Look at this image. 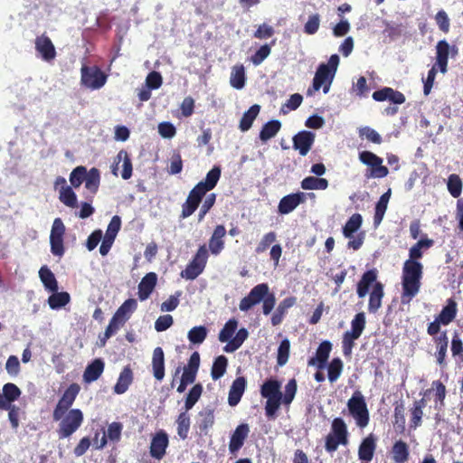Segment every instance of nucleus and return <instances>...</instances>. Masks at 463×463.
I'll use <instances>...</instances> for the list:
<instances>
[{"mask_svg": "<svg viewBox=\"0 0 463 463\" xmlns=\"http://www.w3.org/2000/svg\"><path fill=\"white\" fill-rule=\"evenodd\" d=\"M39 277L46 290L50 292L58 291V282L49 268L43 266L39 270Z\"/></svg>", "mask_w": 463, "mask_h": 463, "instance_id": "nucleus-33", "label": "nucleus"}, {"mask_svg": "<svg viewBox=\"0 0 463 463\" xmlns=\"http://www.w3.org/2000/svg\"><path fill=\"white\" fill-rule=\"evenodd\" d=\"M339 56L333 54L330 56L328 62L322 63L318 66L315 77L313 79V90L315 91L319 90L323 88V92L327 93L329 91L331 83L335 78L338 64Z\"/></svg>", "mask_w": 463, "mask_h": 463, "instance_id": "nucleus-6", "label": "nucleus"}, {"mask_svg": "<svg viewBox=\"0 0 463 463\" xmlns=\"http://www.w3.org/2000/svg\"><path fill=\"white\" fill-rule=\"evenodd\" d=\"M370 174L367 175V177L373 178H383L388 175L389 170L386 166L383 165V159L381 157H377V161L374 162L371 165Z\"/></svg>", "mask_w": 463, "mask_h": 463, "instance_id": "nucleus-61", "label": "nucleus"}, {"mask_svg": "<svg viewBox=\"0 0 463 463\" xmlns=\"http://www.w3.org/2000/svg\"><path fill=\"white\" fill-rule=\"evenodd\" d=\"M226 234V229L223 225H217L209 240V249L214 255H218L224 248L223 237Z\"/></svg>", "mask_w": 463, "mask_h": 463, "instance_id": "nucleus-22", "label": "nucleus"}, {"mask_svg": "<svg viewBox=\"0 0 463 463\" xmlns=\"http://www.w3.org/2000/svg\"><path fill=\"white\" fill-rule=\"evenodd\" d=\"M238 322L235 319L227 321L219 333V340L222 343L229 342L237 329Z\"/></svg>", "mask_w": 463, "mask_h": 463, "instance_id": "nucleus-55", "label": "nucleus"}, {"mask_svg": "<svg viewBox=\"0 0 463 463\" xmlns=\"http://www.w3.org/2000/svg\"><path fill=\"white\" fill-rule=\"evenodd\" d=\"M348 443L349 432L345 421L340 417L335 418L331 422L330 432L325 438V449L333 453L340 445L346 446Z\"/></svg>", "mask_w": 463, "mask_h": 463, "instance_id": "nucleus-7", "label": "nucleus"}, {"mask_svg": "<svg viewBox=\"0 0 463 463\" xmlns=\"http://www.w3.org/2000/svg\"><path fill=\"white\" fill-rule=\"evenodd\" d=\"M108 75L97 66L82 65L80 68V83L90 90H99L107 82Z\"/></svg>", "mask_w": 463, "mask_h": 463, "instance_id": "nucleus-9", "label": "nucleus"}, {"mask_svg": "<svg viewBox=\"0 0 463 463\" xmlns=\"http://www.w3.org/2000/svg\"><path fill=\"white\" fill-rule=\"evenodd\" d=\"M290 342L288 339H283L278 348L277 363L282 366L287 364L289 357Z\"/></svg>", "mask_w": 463, "mask_h": 463, "instance_id": "nucleus-60", "label": "nucleus"}, {"mask_svg": "<svg viewBox=\"0 0 463 463\" xmlns=\"http://www.w3.org/2000/svg\"><path fill=\"white\" fill-rule=\"evenodd\" d=\"M222 170L218 165H214L206 175L203 181L199 182L190 192L185 200L182 204V211L180 218L186 219L191 216L199 207L203 198L206 194L213 190L220 177Z\"/></svg>", "mask_w": 463, "mask_h": 463, "instance_id": "nucleus-3", "label": "nucleus"}, {"mask_svg": "<svg viewBox=\"0 0 463 463\" xmlns=\"http://www.w3.org/2000/svg\"><path fill=\"white\" fill-rule=\"evenodd\" d=\"M377 279V270L375 269H369L367 271H365L361 279L359 280V282L357 283V288H356V293L358 295L359 298H364L368 291H369V288L373 284H375V282Z\"/></svg>", "mask_w": 463, "mask_h": 463, "instance_id": "nucleus-23", "label": "nucleus"}, {"mask_svg": "<svg viewBox=\"0 0 463 463\" xmlns=\"http://www.w3.org/2000/svg\"><path fill=\"white\" fill-rule=\"evenodd\" d=\"M275 43H276V40H273L271 42L270 45H269V44L261 45L260 47V49L258 51H256V52L250 57L251 62L256 66L260 65L270 54V52H271L270 46L274 45Z\"/></svg>", "mask_w": 463, "mask_h": 463, "instance_id": "nucleus-59", "label": "nucleus"}, {"mask_svg": "<svg viewBox=\"0 0 463 463\" xmlns=\"http://www.w3.org/2000/svg\"><path fill=\"white\" fill-rule=\"evenodd\" d=\"M261 301L263 302V314L269 315L274 308L276 298L273 293H269L267 283H260L253 287L250 293L240 301L239 308L241 311L247 312Z\"/></svg>", "mask_w": 463, "mask_h": 463, "instance_id": "nucleus-5", "label": "nucleus"}, {"mask_svg": "<svg viewBox=\"0 0 463 463\" xmlns=\"http://www.w3.org/2000/svg\"><path fill=\"white\" fill-rule=\"evenodd\" d=\"M64 234L65 225L62 220L61 218L54 219L50 234L51 251L54 256L61 257L64 254Z\"/></svg>", "mask_w": 463, "mask_h": 463, "instance_id": "nucleus-11", "label": "nucleus"}, {"mask_svg": "<svg viewBox=\"0 0 463 463\" xmlns=\"http://www.w3.org/2000/svg\"><path fill=\"white\" fill-rule=\"evenodd\" d=\"M169 444L167 433L164 430L156 431L151 439L149 453L153 458L162 459Z\"/></svg>", "mask_w": 463, "mask_h": 463, "instance_id": "nucleus-14", "label": "nucleus"}, {"mask_svg": "<svg viewBox=\"0 0 463 463\" xmlns=\"http://www.w3.org/2000/svg\"><path fill=\"white\" fill-rule=\"evenodd\" d=\"M59 199L68 207L75 208L78 206L76 194L71 186H63L60 190Z\"/></svg>", "mask_w": 463, "mask_h": 463, "instance_id": "nucleus-49", "label": "nucleus"}, {"mask_svg": "<svg viewBox=\"0 0 463 463\" xmlns=\"http://www.w3.org/2000/svg\"><path fill=\"white\" fill-rule=\"evenodd\" d=\"M228 366V359L224 355L217 356L213 364L211 376L213 380H218L223 376Z\"/></svg>", "mask_w": 463, "mask_h": 463, "instance_id": "nucleus-43", "label": "nucleus"}, {"mask_svg": "<svg viewBox=\"0 0 463 463\" xmlns=\"http://www.w3.org/2000/svg\"><path fill=\"white\" fill-rule=\"evenodd\" d=\"M332 350V344L329 341H323L317 347L316 356L311 357L307 364L309 366H317L319 369L325 367L330 352Z\"/></svg>", "mask_w": 463, "mask_h": 463, "instance_id": "nucleus-19", "label": "nucleus"}, {"mask_svg": "<svg viewBox=\"0 0 463 463\" xmlns=\"http://www.w3.org/2000/svg\"><path fill=\"white\" fill-rule=\"evenodd\" d=\"M448 190L452 197L458 198L462 192V181L456 174H451L448 178Z\"/></svg>", "mask_w": 463, "mask_h": 463, "instance_id": "nucleus-54", "label": "nucleus"}, {"mask_svg": "<svg viewBox=\"0 0 463 463\" xmlns=\"http://www.w3.org/2000/svg\"><path fill=\"white\" fill-rule=\"evenodd\" d=\"M80 387L78 383H71L59 399L53 411L52 419L59 421L57 434L60 439L71 437L82 425L84 415L80 409H71Z\"/></svg>", "mask_w": 463, "mask_h": 463, "instance_id": "nucleus-1", "label": "nucleus"}, {"mask_svg": "<svg viewBox=\"0 0 463 463\" xmlns=\"http://www.w3.org/2000/svg\"><path fill=\"white\" fill-rule=\"evenodd\" d=\"M350 415L354 419L356 425L363 429L370 420L369 411L364 395L356 391L347 402Z\"/></svg>", "mask_w": 463, "mask_h": 463, "instance_id": "nucleus-8", "label": "nucleus"}, {"mask_svg": "<svg viewBox=\"0 0 463 463\" xmlns=\"http://www.w3.org/2000/svg\"><path fill=\"white\" fill-rule=\"evenodd\" d=\"M200 420L198 423L201 432L207 433L208 430L214 424V413L212 409H205L199 413Z\"/></svg>", "mask_w": 463, "mask_h": 463, "instance_id": "nucleus-46", "label": "nucleus"}, {"mask_svg": "<svg viewBox=\"0 0 463 463\" xmlns=\"http://www.w3.org/2000/svg\"><path fill=\"white\" fill-rule=\"evenodd\" d=\"M307 196L310 198L315 197V194H305L303 192L292 193L283 196L278 205V212L279 214L286 215L292 213L299 204L304 203Z\"/></svg>", "mask_w": 463, "mask_h": 463, "instance_id": "nucleus-12", "label": "nucleus"}, {"mask_svg": "<svg viewBox=\"0 0 463 463\" xmlns=\"http://www.w3.org/2000/svg\"><path fill=\"white\" fill-rule=\"evenodd\" d=\"M200 366V354L198 352H194L189 360L187 365L184 367V372L181 376L180 383L176 389L179 393L185 391L187 385L194 383L197 375V372Z\"/></svg>", "mask_w": 463, "mask_h": 463, "instance_id": "nucleus-10", "label": "nucleus"}, {"mask_svg": "<svg viewBox=\"0 0 463 463\" xmlns=\"http://www.w3.org/2000/svg\"><path fill=\"white\" fill-rule=\"evenodd\" d=\"M245 80H246L245 79V71H244L243 65L235 66L232 69V74H231V79H230L231 85L237 90H241L245 85Z\"/></svg>", "mask_w": 463, "mask_h": 463, "instance_id": "nucleus-48", "label": "nucleus"}, {"mask_svg": "<svg viewBox=\"0 0 463 463\" xmlns=\"http://www.w3.org/2000/svg\"><path fill=\"white\" fill-rule=\"evenodd\" d=\"M328 181L326 178L307 176L301 183V188L304 190H326L328 187Z\"/></svg>", "mask_w": 463, "mask_h": 463, "instance_id": "nucleus-38", "label": "nucleus"}, {"mask_svg": "<svg viewBox=\"0 0 463 463\" xmlns=\"http://www.w3.org/2000/svg\"><path fill=\"white\" fill-rule=\"evenodd\" d=\"M281 128V123L279 120L273 119L263 125L260 132V139L262 142H267L270 138L274 137Z\"/></svg>", "mask_w": 463, "mask_h": 463, "instance_id": "nucleus-36", "label": "nucleus"}, {"mask_svg": "<svg viewBox=\"0 0 463 463\" xmlns=\"http://www.w3.org/2000/svg\"><path fill=\"white\" fill-rule=\"evenodd\" d=\"M128 320V317H125L124 316H121L115 312L105 330L106 338H110L113 335H115L119 330V328L125 325V323Z\"/></svg>", "mask_w": 463, "mask_h": 463, "instance_id": "nucleus-41", "label": "nucleus"}, {"mask_svg": "<svg viewBox=\"0 0 463 463\" xmlns=\"http://www.w3.org/2000/svg\"><path fill=\"white\" fill-rule=\"evenodd\" d=\"M383 296V285L381 282H375L369 297L368 311L370 313L374 314L379 310Z\"/></svg>", "mask_w": 463, "mask_h": 463, "instance_id": "nucleus-26", "label": "nucleus"}, {"mask_svg": "<svg viewBox=\"0 0 463 463\" xmlns=\"http://www.w3.org/2000/svg\"><path fill=\"white\" fill-rule=\"evenodd\" d=\"M365 315L364 312L357 313L351 321V331H348L352 335H355L361 336L365 327Z\"/></svg>", "mask_w": 463, "mask_h": 463, "instance_id": "nucleus-56", "label": "nucleus"}, {"mask_svg": "<svg viewBox=\"0 0 463 463\" xmlns=\"http://www.w3.org/2000/svg\"><path fill=\"white\" fill-rule=\"evenodd\" d=\"M392 454L395 463H405L410 456L408 444L402 439L395 441L392 448Z\"/></svg>", "mask_w": 463, "mask_h": 463, "instance_id": "nucleus-30", "label": "nucleus"}, {"mask_svg": "<svg viewBox=\"0 0 463 463\" xmlns=\"http://www.w3.org/2000/svg\"><path fill=\"white\" fill-rule=\"evenodd\" d=\"M87 177V169L85 166L80 165L75 167L70 175V182L75 188L80 186Z\"/></svg>", "mask_w": 463, "mask_h": 463, "instance_id": "nucleus-58", "label": "nucleus"}, {"mask_svg": "<svg viewBox=\"0 0 463 463\" xmlns=\"http://www.w3.org/2000/svg\"><path fill=\"white\" fill-rule=\"evenodd\" d=\"M118 162L122 161L121 177L128 180L132 176V162L128 153L126 150H120L117 156Z\"/></svg>", "mask_w": 463, "mask_h": 463, "instance_id": "nucleus-44", "label": "nucleus"}, {"mask_svg": "<svg viewBox=\"0 0 463 463\" xmlns=\"http://www.w3.org/2000/svg\"><path fill=\"white\" fill-rule=\"evenodd\" d=\"M71 300L70 294L68 292H52L48 298V304L52 309H60L65 307Z\"/></svg>", "mask_w": 463, "mask_h": 463, "instance_id": "nucleus-39", "label": "nucleus"}, {"mask_svg": "<svg viewBox=\"0 0 463 463\" xmlns=\"http://www.w3.org/2000/svg\"><path fill=\"white\" fill-rule=\"evenodd\" d=\"M452 54H457L458 49L456 46L450 47L446 40H440L436 45V60H449V51Z\"/></svg>", "mask_w": 463, "mask_h": 463, "instance_id": "nucleus-51", "label": "nucleus"}, {"mask_svg": "<svg viewBox=\"0 0 463 463\" xmlns=\"http://www.w3.org/2000/svg\"><path fill=\"white\" fill-rule=\"evenodd\" d=\"M344 364L338 357L334 358L328 364V380L330 383H335L341 375Z\"/></svg>", "mask_w": 463, "mask_h": 463, "instance_id": "nucleus-52", "label": "nucleus"}, {"mask_svg": "<svg viewBox=\"0 0 463 463\" xmlns=\"http://www.w3.org/2000/svg\"><path fill=\"white\" fill-rule=\"evenodd\" d=\"M249 333L246 328H241L236 333V335L230 340L227 345L223 347L226 353H232L239 349L243 342L247 339Z\"/></svg>", "mask_w": 463, "mask_h": 463, "instance_id": "nucleus-40", "label": "nucleus"}, {"mask_svg": "<svg viewBox=\"0 0 463 463\" xmlns=\"http://www.w3.org/2000/svg\"><path fill=\"white\" fill-rule=\"evenodd\" d=\"M260 106L258 104H254L251 107H250V109L246 112L243 113L239 126L241 131H247L251 128L253 121L260 113Z\"/></svg>", "mask_w": 463, "mask_h": 463, "instance_id": "nucleus-35", "label": "nucleus"}, {"mask_svg": "<svg viewBox=\"0 0 463 463\" xmlns=\"http://www.w3.org/2000/svg\"><path fill=\"white\" fill-rule=\"evenodd\" d=\"M372 97L375 101L382 102L389 100L396 105L403 104L406 100L403 93L390 87H383L381 90L374 91Z\"/></svg>", "mask_w": 463, "mask_h": 463, "instance_id": "nucleus-17", "label": "nucleus"}, {"mask_svg": "<svg viewBox=\"0 0 463 463\" xmlns=\"http://www.w3.org/2000/svg\"><path fill=\"white\" fill-rule=\"evenodd\" d=\"M277 241V233L275 232H269L265 233L260 239V242L255 248V252L260 254L265 252L269 247Z\"/></svg>", "mask_w": 463, "mask_h": 463, "instance_id": "nucleus-57", "label": "nucleus"}, {"mask_svg": "<svg viewBox=\"0 0 463 463\" xmlns=\"http://www.w3.org/2000/svg\"><path fill=\"white\" fill-rule=\"evenodd\" d=\"M133 381V373L129 366H126L121 371L117 383L114 386V392L122 394L127 392Z\"/></svg>", "mask_w": 463, "mask_h": 463, "instance_id": "nucleus-31", "label": "nucleus"}, {"mask_svg": "<svg viewBox=\"0 0 463 463\" xmlns=\"http://www.w3.org/2000/svg\"><path fill=\"white\" fill-rule=\"evenodd\" d=\"M250 429L248 423L239 424L231 433L229 440V452L236 457L240 449L243 447L246 439L249 438Z\"/></svg>", "mask_w": 463, "mask_h": 463, "instance_id": "nucleus-13", "label": "nucleus"}, {"mask_svg": "<svg viewBox=\"0 0 463 463\" xmlns=\"http://www.w3.org/2000/svg\"><path fill=\"white\" fill-rule=\"evenodd\" d=\"M177 423V434L182 439H185L188 437L190 430V417L187 411L181 412L176 420Z\"/></svg>", "mask_w": 463, "mask_h": 463, "instance_id": "nucleus-47", "label": "nucleus"}, {"mask_svg": "<svg viewBox=\"0 0 463 463\" xmlns=\"http://www.w3.org/2000/svg\"><path fill=\"white\" fill-rule=\"evenodd\" d=\"M203 271V269L198 264H195V262L190 261V263L186 266V268L181 271V277L185 279L194 280Z\"/></svg>", "mask_w": 463, "mask_h": 463, "instance_id": "nucleus-63", "label": "nucleus"}, {"mask_svg": "<svg viewBox=\"0 0 463 463\" xmlns=\"http://www.w3.org/2000/svg\"><path fill=\"white\" fill-rule=\"evenodd\" d=\"M363 223V217L360 213H354L343 227V234L345 238L351 239Z\"/></svg>", "mask_w": 463, "mask_h": 463, "instance_id": "nucleus-37", "label": "nucleus"}, {"mask_svg": "<svg viewBox=\"0 0 463 463\" xmlns=\"http://www.w3.org/2000/svg\"><path fill=\"white\" fill-rule=\"evenodd\" d=\"M298 390L295 378L290 379L285 385L284 393L281 392V383L276 378H268L260 386V395L267 399L265 403V415L274 418L281 404L289 406L293 402Z\"/></svg>", "mask_w": 463, "mask_h": 463, "instance_id": "nucleus-2", "label": "nucleus"}, {"mask_svg": "<svg viewBox=\"0 0 463 463\" xmlns=\"http://www.w3.org/2000/svg\"><path fill=\"white\" fill-rule=\"evenodd\" d=\"M316 135L311 131L303 130L296 134L293 140V148L298 150L305 156L311 149L315 142Z\"/></svg>", "mask_w": 463, "mask_h": 463, "instance_id": "nucleus-16", "label": "nucleus"}, {"mask_svg": "<svg viewBox=\"0 0 463 463\" xmlns=\"http://www.w3.org/2000/svg\"><path fill=\"white\" fill-rule=\"evenodd\" d=\"M426 406V400L421 398L414 401L412 407L410 409V428L416 430L422 423L423 409Z\"/></svg>", "mask_w": 463, "mask_h": 463, "instance_id": "nucleus-25", "label": "nucleus"}, {"mask_svg": "<svg viewBox=\"0 0 463 463\" xmlns=\"http://www.w3.org/2000/svg\"><path fill=\"white\" fill-rule=\"evenodd\" d=\"M85 187L90 190L91 193H97L99 182H100V175L99 171L93 167L89 172H87V177L85 178Z\"/></svg>", "mask_w": 463, "mask_h": 463, "instance_id": "nucleus-50", "label": "nucleus"}, {"mask_svg": "<svg viewBox=\"0 0 463 463\" xmlns=\"http://www.w3.org/2000/svg\"><path fill=\"white\" fill-rule=\"evenodd\" d=\"M376 441L377 438L373 433L363 439L358 448V458L361 461L365 463L372 461L377 446Z\"/></svg>", "mask_w": 463, "mask_h": 463, "instance_id": "nucleus-18", "label": "nucleus"}, {"mask_svg": "<svg viewBox=\"0 0 463 463\" xmlns=\"http://www.w3.org/2000/svg\"><path fill=\"white\" fill-rule=\"evenodd\" d=\"M391 197V189H389L386 193L381 195L380 199L376 203L375 212L373 216V224L378 226L385 214L387 210L388 203Z\"/></svg>", "mask_w": 463, "mask_h": 463, "instance_id": "nucleus-32", "label": "nucleus"}, {"mask_svg": "<svg viewBox=\"0 0 463 463\" xmlns=\"http://www.w3.org/2000/svg\"><path fill=\"white\" fill-rule=\"evenodd\" d=\"M153 375L157 381H162L165 377V354L161 347H156L152 355Z\"/></svg>", "mask_w": 463, "mask_h": 463, "instance_id": "nucleus-24", "label": "nucleus"}, {"mask_svg": "<svg viewBox=\"0 0 463 463\" xmlns=\"http://www.w3.org/2000/svg\"><path fill=\"white\" fill-rule=\"evenodd\" d=\"M431 385L435 392V408L441 410L445 406V398L447 394L446 386L439 380L433 381Z\"/></svg>", "mask_w": 463, "mask_h": 463, "instance_id": "nucleus-42", "label": "nucleus"}, {"mask_svg": "<svg viewBox=\"0 0 463 463\" xmlns=\"http://www.w3.org/2000/svg\"><path fill=\"white\" fill-rule=\"evenodd\" d=\"M203 388L201 383H196L190 389L184 402V409L186 411L191 410L198 402L203 393Z\"/></svg>", "mask_w": 463, "mask_h": 463, "instance_id": "nucleus-45", "label": "nucleus"}, {"mask_svg": "<svg viewBox=\"0 0 463 463\" xmlns=\"http://www.w3.org/2000/svg\"><path fill=\"white\" fill-rule=\"evenodd\" d=\"M435 343L437 347L435 354L437 363L439 366L445 367L447 365L446 355L449 344L446 331L442 332L440 335L435 339Z\"/></svg>", "mask_w": 463, "mask_h": 463, "instance_id": "nucleus-28", "label": "nucleus"}, {"mask_svg": "<svg viewBox=\"0 0 463 463\" xmlns=\"http://www.w3.org/2000/svg\"><path fill=\"white\" fill-rule=\"evenodd\" d=\"M104 371V362L98 358L93 360L87 365L83 373V380L85 383H92L99 378Z\"/></svg>", "mask_w": 463, "mask_h": 463, "instance_id": "nucleus-27", "label": "nucleus"}, {"mask_svg": "<svg viewBox=\"0 0 463 463\" xmlns=\"http://www.w3.org/2000/svg\"><path fill=\"white\" fill-rule=\"evenodd\" d=\"M246 379L243 376L237 377L232 383L228 395V403L230 406H236L246 389Z\"/></svg>", "mask_w": 463, "mask_h": 463, "instance_id": "nucleus-21", "label": "nucleus"}, {"mask_svg": "<svg viewBox=\"0 0 463 463\" xmlns=\"http://www.w3.org/2000/svg\"><path fill=\"white\" fill-rule=\"evenodd\" d=\"M157 275L155 272L146 274L138 284V298L141 301L147 299L155 289Z\"/></svg>", "mask_w": 463, "mask_h": 463, "instance_id": "nucleus-20", "label": "nucleus"}, {"mask_svg": "<svg viewBox=\"0 0 463 463\" xmlns=\"http://www.w3.org/2000/svg\"><path fill=\"white\" fill-rule=\"evenodd\" d=\"M423 265L420 261L405 260L402 276V303L409 304L420 288Z\"/></svg>", "mask_w": 463, "mask_h": 463, "instance_id": "nucleus-4", "label": "nucleus"}, {"mask_svg": "<svg viewBox=\"0 0 463 463\" xmlns=\"http://www.w3.org/2000/svg\"><path fill=\"white\" fill-rule=\"evenodd\" d=\"M360 336L352 335L349 332H345L342 339V349L343 354L345 357H349L352 354L353 348L354 346V341L358 339Z\"/></svg>", "mask_w": 463, "mask_h": 463, "instance_id": "nucleus-62", "label": "nucleus"}, {"mask_svg": "<svg viewBox=\"0 0 463 463\" xmlns=\"http://www.w3.org/2000/svg\"><path fill=\"white\" fill-rule=\"evenodd\" d=\"M457 303L453 298H449L447 305L442 308L437 318L442 325H449L457 316Z\"/></svg>", "mask_w": 463, "mask_h": 463, "instance_id": "nucleus-34", "label": "nucleus"}, {"mask_svg": "<svg viewBox=\"0 0 463 463\" xmlns=\"http://www.w3.org/2000/svg\"><path fill=\"white\" fill-rule=\"evenodd\" d=\"M207 336V329L203 326H194L188 332V339L192 344H202Z\"/></svg>", "mask_w": 463, "mask_h": 463, "instance_id": "nucleus-53", "label": "nucleus"}, {"mask_svg": "<svg viewBox=\"0 0 463 463\" xmlns=\"http://www.w3.org/2000/svg\"><path fill=\"white\" fill-rule=\"evenodd\" d=\"M35 50L40 54L41 58L45 61H51L56 57L55 47L45 33L35 38Z\"/></svg>", "mask_w": 463, "mask_h": 463, "instance_id": "nucleus-15", "label": "nucleus"}, {"mask_svg": "<svg viewBox=\"0 0 463 463\" xmlns=\"http://www.w3.org/2000/svg\"><path fill=\"white\" fill-rule=\"evenodd\" d=\"M359 136L361 137H365L368 141L373 144L379 145L383 142L381 135L370 127H364L359 128Z\"/></svg>", "mask_w": 463, "mask_h": 463, "instance_id": "nucleus-64", "label": "nucleus"}, {"mask_svg": "<svg viewBox=\"0 0 463 463\" xmlns=\"http://www.w3.org/2000/svg\"><path fill=\"white\" fill-rule=\"evenodd\" d=\"M433 244L434 241L432 239H420L411 247L409 250V259L407 260L419 261V260L421 259L423 256L422 250H428L431 248Z\"/></svg>", "mask_w": 463, "mask_h": 463, "instance_id": "nucleus-29", "label": "nucleus"}]
</instances>
